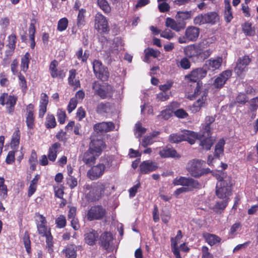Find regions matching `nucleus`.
<instances>
[{
  "instance_id": "nucleus-56",
  "label": "nucleus",
  "mask_w": 258,
  "mask_h": 258,
  "mask_svg": "<svg viewBox=\"0 0 258 258\" xmlns=\"http://www.w3.org/2000/svg\"><path fill=\"white\" fill-rule=\"evenodd\" d=\"M194 23L199 25L207 24L205 14L197 16L194 19Z\"/></svg>"
},
{
  "instance_id": "nucleus-35",
  "label": "nucleus",
  "mask_w": 258,
  "mask_h": 258,
  "mask_svg": "<svg viewBox=\"0 0 258 258\" xmlns=\"http://www.w3.org/2000/svg\"><path fill=\"white\" fill-rule=\"evenodd\" d=\"M225 142L223 139H220L215 146L214 156L219 157L223 155L224 146Z\"/></svg>"
},
{
  "instance_id": "nucleus-13",
  "label": "nucleus",
  "mask_w": 258,
  "mask_h": 258,
  "mask_svg": "<svg viewBox=\"0 0 258 258\" xmlns=\"http://www.w3.org/2000/svg\"><path fill=\"white\" fill-rule=\"evenodd\" d=\"M105 170V166L102 163H99L89 169L87 175L91 180H96L102 176Z\"/></svg>"
},
{
  "instance_id": "nucleus-1",
  "label": "nucleus",
  "mask_w": 258,
  "mask_h": 258,
  "mask_svg": "<svg viewBox=\"0 0 258 258\" xmlns=\"http://www.w3.org/2000/svg\"><path fill=\"white\" fill-rule=\"evenodd\" d=\"M206 70L203 68H198L192 71L190 74L185 77L188 82H193L194 87H196L194 93L187 94V98L190 100H193L199 95L200 96V97L194 103L191 108L192 112L199 111L205 103L207 91L206 90H201V86L198 81L206 77Z\"/></svg>"
},
{
  "instance_id": "nucleus-54",
  "label": "nucleus",
  "mask_w": 258,
  "mask_h": 258,
  "mask_svg": "<svg viewBox=\"0 0 258 258\" xmlns=\"http://www.w3.org/2000/svg\"><path fill=\"white\" fill-rule=\"evenodd\" d=\"M224 17L225 21L227 23L230 22L233 19V15L231 11V7L225 8L224 13Z\"/></svg>"
},
{
  "instance_id": "nucleus-60",
  "label": "nucleus",
  "mask_w": 258,
  "mask_h": 258,
  "mask_svg": "<svg viewBox=\"0 0 258 258\" xmlns=\"http://www.w3.org/2000/svg\"><path fill=\"white\" fill-rule=\"evenodd\" d=\"M168 107L169 108L162 111L159 115L164 119H168L171 116L172 112L171 111V105H170Z\"/></svg>"
},
{
  "instance_id": "nucleus-51",
  "label": "nucleus",
  "mask_w": 258,
  "mask_h": 258,
  "mask_svg": "<svg viewBox=\"0 0 258 258\" xmlns=\"http://www.w3.org/2000/svg\"><path fill=\"white\" fill-rule=\"evenodd\" d=\"M20 139V133L19 130H17L15 131L13 134L12 141L11 146L13 147H17L19 145Z\"/></svg>"
},
{
  "instance_id": "nucleus-42",
  "label": "nucleus",
  "mask_w": 258,
  "mask_h": 258,
  "mask_svg": "<svg viewBox=\"0 0 258 258\" xmlns=\"http://www.w3.org/2000/svg\"><path fill=\"white\" fill-rule=\"evenodd\" d=\"M7 192L8 189L5 184V179L3 177H0V197L1 199H5L7 198Z\"/></svg>"
},
{
  "instance_id": "nucleus-29",
  "label": "nucleus",
  "mask_w": 258,
  "mask_h": 258,
  "mask_svg": "<svg viewBox=\"0 0 258 258\" xmlns=\"http://www.w3.org/2000/svg\"><path fill=\"white\" fill-rule=\"evenodd\" d=\"M84 237L86 243L90 245H93L98 237V234L96 231L90 229L85 234Z\"/></svg>"
},
{
  "instance_id": "nucleus-6",
  "label": "nucleus",
  "mask_w": 258,
  "mask_h": 258,
  "mask_svg": "<svg viewBox=\"0 0 258 258\" xmlns=\"http://www.w3.org/2000/svg\"><path fill=\"white\" fill-rule=\"evenodd\" d=\"M17 99V97L14 95H9L8 93H3L0 97V104L3 106H5L8 114L12 115L15 110Z\"/></svg>"
},
{
  "instance_id": "nucleus-34",
  "label": "nucleus",
  "mask_w": 258,
  "mask_h": 258,
  "mask_svg": "<svg viewBox=\"0 0 258 258\" xmlns=\"http://www.w3.org/2000/svg\"><path fill=\"white\" fill-rule=\"evenodd\" d=\"M206 23L215 24L219 20L218 15L215 12H209L205 14Z\"/></svg>"
},
{
  "instance_id": "nucleus-23",
  "label": "nucleus",
  "mask_w": 258,
  "mask_h": 258,
  "mask_svg": "<svg viewBox=\"0 0 258 258\" xmlns=\"http://www.w3.org/2000/svg\"><path fill=\"white\" fill-rule=\"evenodd\" d=\"M165 25L168 27H170L172 30L178 32L184 29L185 24L184 22H180L179 21L177 22L172 18H167L166 20Z\"/></svg>"
},
{
  "instance_id": "nucleus-57",
  "label": "nucleus",
  "mask_w": 258,
  "mask_h": 258,
  "mask_svg": "<svg viewBox=\"0 0 258 258\" xmlns=\"http://www.w3.org/2000/svg\"><path fill=\"white\" fill-rule=\"evenodd\" d=\"M16 43V36L15 34H11L8 37V43L7 45L9 48L13 50L15 48V44Z\"/></svg>"
},
{
  "instance_id": "nucleus-7",
  "label": "nucleus",
  "mask_w": 258,
  "mask_h": 258,
  "mask_svg": "<svg viewBox=\"0 0 258 258\" xmlns=\"http://www.w3.org/2000/svg\"><path fill=\"white\" fill-rule=\"evenodd\" d=\"M203 161L194 159L189 161L186 165V169L190 175L195 177H199L203 175Z\"/></svg>"
},
{
  "instance_id": "nucleus-63",
  "label": "nucleus",
  "mask_w": 258,
  "mask_h": 258,
  "mask_svg": "<svg viewBox=\"0 0 258 258\" xmlns=\"http://www.w3.org/2000/svg\"><path fill=\"white\" fill-rule=\"evenodd\" d=\"M241 225L239 222H236L233 224L229 230V234L234 236L236 234V232L241 228Z\"/></svg>"
},
{
  "instance_id": "nucleus-45",
  "label": "nucleus",
  "mask_w": 258,
  "mask_h": 258,
  "mask_svg": "<svg viewBox=\"0 0 258 258\" xmlns=\"http://www.w3.org/2000/svg\"><path fill=\"white\" fill-rule=\"evenodd\" d=\"M171 241L172 250L176 258H181L178 248L177 247L178 240L175 239V238H172Z\"/></svg>"
},
{
  "instance_id": "nucleus-28",
  "label": "nucleus",
  "mask_w": 258,
  "mask_h": 258,
  "mask_svg": "<svg viewBox=\"0 0 258 258\" xmlns=\"http://www.w3.org/2000/svg\"><path fill=\"white\" fill-rule=\"evenodd\" d=\"M159 154L162 158H164L169 157L178 158L180 157V155L175 150L167 147L160 149Z\"/></svg>"
},
{
  "instance_id": "nucleus-52",
  "label": "nucleus",
  "mask_w": 258,
  "mask_h": 258,
  "mask_svg": "<svg viewBox=\"0 0 258 258\" xmlns=\"http://www.w3.org/2000/svg\"><path fill=\"white\" fill-rule=\"evenodd\" d=\"M243 31L247 35L252 36L255 33V30L251 27V24L246 22L243 26Z\"/></svg>"
},
{
  "instance_id": "nucleus-16",
  "label": "nucleus",
  "mask_w": 258,
  "mask_h": 258,
  "mask_svg": "<svg viewBox=\"0 0 258 258\" xmlns=\"http://www.w3.org/2000/svg\"><path fill=\"white\" fill-rule=\"evenodd\" d=\"M232 72L230 70L223 71L215 79L213 86L215 88H221L226 81L231 77Z\"/></svg>"
},
{
  "instance_id": "nucleus-10",
  "label": "nucleus",
  "mask_w": 258,
  "mask_h": 258,
  "mask_svg": "<svg viewBox=\"0 0 258 258\" xmlns=\"http://www.w3.org/2000/svg\"><path fill=\"white\" fill-rule=\"evenodd\" d=\"M107 185L106 183H99L92 187L87 194L88 199L91 201L98 200L104 193Z\"/></svg>"
},
{
  "instance_id": "nucleus-21",
  "label": "nucleus",
  "mask_w": 258,
  "mask_h": 258,
  "mask_svg": "<svg viewBox=\"0 0 258 258\" xmlns=\"http://www.w3.org/2000/svg\"><path fill=\"white\" fill-rule=\"evenodd\" d=\"M114 127L115 125L112 122H102L95 124L94 130L97 132L106 133L113 131Z\"/></svg>"
},
{
  "instance_id": "nucleus-49",
  "label": "nucleus",
  "mask_w": 258,
  "mask_h": 258,
  "mask_svg": "<svg viewBox=\"0 0 258 258\" xmlns=\"http://www.w3.org/2000/svg\"><path fill=\"white\" fill-rule=\"evenodd\" d=\"M23 242L26 251L28 253H30L31 252V241L28 232L27 231H26L24 233L23 237Z\"/></svg>"
},
{
  "instance_id": "nucleus-38",
  "label": "nucleus",
  "mask_w": 258,
  "mask_h": 258,
  "mask_svg": "<svg viewBox=\"0 0 258 258\" xmlns=\"http://www.w3.org/2000/svg\"><path fill=\"white\" fill-rule=\"evenodd\" d=\"M76 56L78 59L81 60L82 62H86L89 56V53L88 50H85L83 52V50L82 48L76 51Z\"/></svg>"
},
{
  "instance_id": "nucleus-31",
  "label": "nucleus",
  "mask_w": 258,
  "mask_h": 258,
  "mask_svg": "<svg viewBox=\"0 0 258 258\" xmlns=\"http://www.w3.org/2000/svg\"><path fill=\"white\" fill-rule=\"evenodd\" d=\"M60 145L58 143H55L49 148L48 154V158L50 161H54L57 157V153Z\"/></svg>"
},
{
  "instance_id": "nucleus-48",
  "label": "nucleus",
  "mask_w": 258,
  "mask_h": 258,
  "mask_svg": "<svg viewBox=\"0 0 258 258\" xmlns=\"http://www.w3.org/2000/svg\"><path fill=\"white\" fill-rule=\"evenodd\" d=\"M109 107V104L108 103L101 102L98 104L96 107V112L98 113H103L107 111Z\"/></svg>"
},
{
  "instance_id": "nucleus-24",
  "label": "nucleus",
  "mask_w": 258,
  "mask_h": 258,
  "mask_svg": "<svg viewBox=\"0 0 258 258\" xmlns=\"http://www.w3.org/2000/svg\"><path fill=\"white\" fill-rule=\"evenodd\" d=\"M96 153L95 151H91V149L89 148L84 154L83 158V162L89 166L94 164L96 158L99 156L96 155Z\"/></svg>"
},
{
  "instance_id": "nucleus-53",
  "label": "nucleus",
  "mask_w": 258,
  "mask_h": 258,
  "mask_svg": "<svg viewBox=\"0 0 258 258\" xmlns=\"http://www.w3.org/2000/svg\"><path fill=\"white\" fill-rule=\"evenodd\" d=\"M166 1V0H158V8L161 12H166L169 10L170 6Z\"/></svg>"
},
{
  "instance_id": "nucleus-19",
  "label": "nucleus",
  "mask_w": 258,
  "mask_h": 258,
  "mask_svg": "<svg viewBox=\"0 0 258 258\" xmlns=\"http://www.w3.org/2000/svg\"><path fill=\"white\" fill-rule=\"evenodd\" d=\"M222 61L223 58L222 57L219 56L216 58H211L206 61L205 65L209 71L214 72L220 68Z\"/></svg>"
},
{
  "instance_id": "nucleus-50",
  "label": "nucleus",
  "mask_w": 258,
  "mask_h": 258,
  "mask_svg": "<svg viewBox=\"0 0 258 258\" xmlns=\"http://www.w3.org/2000/svg\"><path fill=\"white\" fill-rule=\"evenodd\" d=\"M37 162V158L36 153L34 151L31 153V156L29 159V163L30 165V169L32 170H35L36 169V165Z\"/></svg>"
},
{
  "instance_id": "nucleus-15",
  "label": "nucleus",
  "mask_w": 258,
  "mask_h": 258,
  "mask_svg": "<svg viewBox=\"0 0 258 258\" xmlns=\"http://www.w3.org/2000/svg\"><path fill=\"white\" fill-rule=\"evenodd\" d=\"M172 184L174 185H182L192 188H197L199 185V183L197 181L191 178H186L182 176L176 177L174 179Z\"/></svg>"
},
{
  "instance_id": "nucleus-22",
  "label": "nucleus",
  "mask_w": 258,
  "mask_h": 258,
  "mask_svg": "<svg viewBox=\"0 0 258 258\" xmlns=\"http://www.w3.org/2000/svg\"><path fill=\"white\" fill-rule=\"evenodd\" d=\"M105 147V145L102 140L91 139L89 148L91 151L97 153L96 155H100Z\"/></svg>"
},
{
  "instance_id": "nucleus-64",
  "label": "nucleus",
  "mask_w": 258,
  "mask_h": 258,
  "mask_svg": "<svg viewBox=\"0 0 258 258\" xmlns=\"http://www.w3.org/2000/svg\"><path fill=\"white\" fill-rule=\"evenodd\" d=\"M174 33H173L170 30L166 29L164 31L161 32L160 36L161 37L170 40L174 37Z\"/></svg>"
},
{
  "instance_id": "nucleus-26",
  "label": "nucleus",
  "mask_w": 258,
  "mask_h": 258,
  "mask_svg": "<svg viewBox=\"0 0 258 258\" xmlns=\"http://www.w3.org/2000/svg\"><path fill=\"white\" fill-rule=\"evenodd\" d=\"M48 103V97L45 93L41 94L40 100L39 117L42 118L45 114L47 110V105Z\"/></svg>"
},
{
  "instance_id": "nucleus-36",
  "label": "nucleus",
  "mask_w": 258,
  "mask_h": 258,
  "mask_svg": "<svg viewBox=\"0 0 258 258\" xmlns=\"http://www.w3.org/2000/svg\"><path fill=\"white\" fill-rule=\"evenodd\" d=\"M76 71L75 70H71L69 71V77L68 81L70 85L76 88L80 87V83L78 80H75Z\"/></svg>"
},
{
  "instance_id": "nucleus-11",
  "label": "nucleus",
  "mask_w": 258,
  "mask_h": 258,
  "mask_svg": "<svg viewBox=\"0 0 258 258\" xmlns=\"http://www.w3.org/2000/svg\"><path fill=\"white\" fill-rule=\"evenodd\" d=\"M93 68L96 76L102 80H106L108 77V72L107 68L103 66L101 62L98 60H95L93 63Z\"/></svg>"
},
{
  "instance_id": "nucleus-12",
  "label": "nucleus",
  "mask_w": 258,
  "mask_h": 258,
  "mask_svg": "<svg viewBox=\"0 0 258 258\" xmlns=\"http://www.w3.org/2000/svg\"><path fill=\"white\" fill-rule=\"evenodd\" d=\"M95 28L99 33H105L109 30L106 18L100 13L95 16Z\"/></svg>"
},
{
  "instance_id": "nucleus-18",
  "label": "nucleus",
  "mask_w": 258,
  "mask_h": 258,
  "mask_svg": "<svg viewBox=\"0 0 258 258\" xmlns=\"http://www.w3.org/2000/svg\"><path fill=\"white\" fill-rule=\"evenodd\" d=\"M157 168V163L151 160L144 161L140 165V172L142 174H148Z\"/></svg>"
},
{
  "instance_id": "nucleus-8",
  "label": "nucleus",
  "mask_w": 258,
  "mask_h": 258,
  "mask_svg": "<svg viewBox=\"0 0 258 258\" xmlns=\"http://www.w3.org/2000/svg\"><path fill=\"white\" fill-rule=\"evenodd\" d=\"M251 62V59L247 55H244L239 57L236 62V66L234 68L235 73L240 76L245 73L247 70V66Z\"/></svg>"
},
{
  "instance_id": "nucleus-44",
  "label": "nucleus",
  "mask_w": 258,
  "mask_h": 258,
  "mask_svg": "<svg viewBox=\"0 0 258 258\" xmlns=\"http://www.w3.org/2000/svg\"><path fill=\"white\" fill-rule=\"evenodd\" d=\"M97 4L100 9L105 13L110 12L111 8L107 0H97Z\"/></svg>"
},
{
  "instance_id": "nucleus-61",
  "label": "nucleus",
  "mask_w": 258,
  "mask_h": 258,
  "mask_svg": "<svg viewBox=\"0 0 258 258\" xmlns=\"http://www.w3.org/2000/svg\"><path fill=\"white\" fill-rule=\"evenodd\" d=\"M170 93L161 92L157 95V99L160 101H165L169 98Z\"/></svg>"
},
{
  "instance_id": "nucleus-2",
  "label": "nucleus",
  "mask_w": 258,
  "mask_h": 258,
  "mask_svg": "<svg viewBox=\"0 0 258 258\" xmlns=\"http://www.w3.org/2000/svg\"><path fill=\"white\" fill-rule=\"evenodd\" d=\"M212 38H208L204 40L201 44L188 45L184 48V53L188 57L204 60L212 54L213 50L210 48L204 50L202 46L209 45L212 43Z\"/></svg>"
},
{
  "instance_id": "nucleus-5",
  "label": "nucleus",
  "mask_w": 258,
  "mask_h": 258,
  "mask_svg": "<svg viewBox=\"0 0 258 258\" xmlns=\"http://www.w3.org/2000/svg\"><path fill=\"white\" fill-rule=\"evenodd\" d=\"M92 88L94 94L98 95L102 99L110 98L112 95V86L106 83L100 84L98 82H95L93 84Z\"/></svg>"
},
{
  "instance_id": "nucleus-30",
  "label": "nucleus",
  "mask_w": 258,
  "mask_h": 258,
  "mask_svg": "<svg viewBox=\"0 0 258 258\" xmlns=\"http://www.w3.org/2000/svg\"><path fill=\"white\" fill-rule=\"evenodd\" d=\"M77 247L75 245H68L62 250L66 258H76Z\"/></svg>"
},
{
  "instance_id": "nucleus-3",
  "label": "nucleus",
  "mask_w": 258,
  "mask_h": 258,
  "mask_svg": "<svg viewBox=\"0 0 258 258\" xmlns=\"http://www.w3.org/2000/svg\"><path fill=\"white\" fill-rule=\"evenodd\" d=\"M216 187V195L220 199L229 200V196L231 194L232 182L229 176H224V173L221 172Z\"/></svg>"
},
{
  "instance_id": "nucleus-17",
  "label": "nucleus",
  "mask_w": 258,
  "mask_h": 258,
  "mask_svg": "<svg viewBox=\"0 0 258 258\" xmlns=\"http://www.w3.org/2000/svg\"><path fill=\"white\" fill-rule=\"evenodd\" d=\"M58 64V62L56 60H53L49 65V71L52 78L59 77L62 79L66 76L65 72L63 70L57 68Z\"/></svg>"
},
{
  "instance_id": "nucleus-47",
  "label": "nucleus",
  "mask_w": 258,
  "mask_h": 258,
  "mask_svg": "<svg viewBox=\"0 0 258 258\" xmlns=\"http://www.w3.org/2000/svg\"><path fill=\"white\" fill-rule=\"evenodd\" d=\"M68 26V20L66 18L60 19L57 23V29L58 31L62 32L66 30Z\"/></svg>"
},
{
  "instance_id": "nucleus-32",
  "label": "nucleus",
  "mask_w": 258,
  "mask_h": 258,
  "mask_svg": "<svg viewBox=\"0 0 258 258\" xmlns=\"http://www.w3.org/2000/svg\"><path fill=\"white\" fill-rule=\"evenodd\" d=\"M204 237L207 242L211 246L219 243L221 240L220 237L213 234L207 233L204 235Z\"/></svg>"
},
{
  "instance_id": "nucleus-43",
  "label": "nucleus",
  "mask_w": 258,
  "mask_h": 258,
  "mask_svg": "<svg viewBox=\"0 0 258 258\" xmlns=\"http://www.w3.org/2000/svg\"><path fill=\"white\" fill-rule=\"evenodd\" d=\"M34 120L35 117L33 113L30 112L27 113L26 123L28 128L32 129L34 128L35 126Z\"/></svg>"
},
{
  "instance_id": "nucleus-25",
  "label": "nucleus",
  "mask_w": 258,
  "mask_h": 258,
  "mask_svg": "<svg viewBox=\"0 0 258 258\" xmlns=\"http://www.w3.org/2000/svg\"><path fill=\"white\" fill-rule=\"evenodd\" d=\"M200 135V138L197 139L201 140L200 146L202 147V148L207 150H210L211 147L213 144V141L212 138L210 136V135L208 136L207 134H204L203 135L199 134Z\"/></svg>"
},
{
  "instance_id": "nucleus-9",
  "label": "nucleus",
  "mask_w": 258,
  "mask_h": 258,
  "mask_svg": "<svg viewBox=\"0 0 258 258\" xmlns=\"http://www.w3.org/2000/svg\"><path fill=\"white\" fill-rule=\"evenodd\" d=\"M106 210L101 206L92 207L88 211L87 219L90 221L100 220L104 217Z\"/></svg>"
},
{
  "instance_id": "nucleus-59",
  "label": "nucleus",
  "mask_w": 258,
  "mask_h": 258,
  "mask_svg": "<svg viewBox=\"0 0 258 258\" xmlns=\"http://www.w3.org/2000/svg\"><path fill=\"white\" fill-rule=\"evenodd\" d=\"M77 104L78 101L76 98H72L71 99L67 107L69 113H71L76 108Z\"/></svg>"
},
{
  "instance_id": "nucleus-39",
  "label": "nucleus",
  "mask_w": 258,
  "mask_h": 258,
  "mask_svg": "<svg viewBox=\"0 0 258 258\" xmlns=\"http://www.w3.org/2000/svg\"><path fill=\"white\" fill-rule=\"evenodd\" d=\"M30 57L29 53L26 52L21 58V70L24 72L28 69Z\"/></svg>"
},
{
  "instance_id": "nucleus-58",
  "label": "nucleus",
  "mask_w": 258,
  "mask_h": 258,
  "mask_svg": "<svg viewBox=\"0 0 258 258\" xmlns=\"http://www.w3.org/2000/svg\"><path fill=\"white\" fill-rule=\"evenodd\" d=\"M46 237V248L48 252L49 253H51L53 252V242H52V236L51 234L45 236Z\"/></svg>"
},
{
  "instance_id": "nucleus-4",
  "label": "nucleus",
  "mask_w": 258,
  "mask_h": 258,
  "mask_svg": "<svg viewBox=\"0 0 258 258\" xmlns=\"http://www.w3.org/2000/svg\"><path fill=\"white\" fill-rule=\"evenodd\" d=\"M200 138V135L194 132L185 130L181 134H172L169 136L170 142L177 143L182 141H187L191 145L195 144L196 139Z\"/></svg>"
},
{
  "instance_id": "nucleus-40",
  "label": "nucleus",
  "mask_w": 258,
  "mask_h": 258,
  "mask_svg": "<svg viewBox=\"0 0 258 258\" xmlns=\"http://www.w3.org/2000/svg\"><path fill=\"white\" fill-rule=\"evenodd\" d=\"M56 123L55 118L53 115L48 114L46 117L45 125L47 128H54L56 126Z\"/></svg>"
},
{
  "instance_id": "nucleus-62",
  "label": "nucleus",
  "mask_w": 258,
  "mask_h": 258,
  "mask_svg": "<svg viewBox=\"0 0 258 258\" xmlns=\"http://www.w3.org/2000/svg\"><path fill=\"white\" fill-rule=\"evenodd\" d=\"M55 223L59 228H63L66 225V218L63 215L59 216L55 220Z\"/></svg>"
},
{
  "instance_id": "nucleus-27",
  "label": "nucleus",
  "mask_w": 258,
  "mask_h": 258,
  "mask_svg": "<svg viewBox=\"0 0 258 258\" xmlns=\"http://www.w3.org/2000/svg\"><path fill=\"white\" fill-rule=\"evenodd\" d=\"M185 33L186 38H187L190 41H195L199 37L200 29L194 26L188 27L186 29Z\"/></svg>"
},
{
  "instance_id": "nucleus-41",
  "label": "nucleus",
  "mask_w": 258,
  "mask_h": 258,
  "mask_svg": "<svg viewBox=\"0 0 258 258\" xmlns=\"http://www.w3.org/2000/svg\"><path fill=\"white\" fill-rule=\"evenodd\" d=\"M215 118L213 116H207L205 118V125L204 128V134H207L208 136L210 135V125L214 121Z\"/></svg>"
},
{
  "instance_id": "nucleus-37",
  "label": "nucleus",
  "mask_w": 258,
  "mask_h": 258,
  "mask_svg": "<svg viewBox=\"0 0 258 258\" xmlns=\"http://www.w3.org/2000/svg\"><path fill=\"white\" fill-rule=\"evenodd\" d=\"M86 10L84 9L79 10L77 16V26L78 27L82 28L85 24V15Z\"/></svg>"
},
{
  "instance_id": "nucleus-33",
  "label": "nucleus",
  "mask_w": 258,
  "mask_h": 258,
  "mask_svg": "<svg viewBox=\"0 0 258 258\" xmlns=\"http://www.w3.org/2000/svg\"><path fill=\"white\" fill-rule=\"evenodd\" d=\"M192 15L193 13L191 11L185 12L179 11L177 13L175 18L179 22H183V21L189 19Z\"/></svg>"
},
{
  "instance_id": "nucleus-46",
  "label": "nucleus",
  "mask_w": 258,
  "mask_h": 258,
  "mask_svg": "<svg viewBox=\"0 0 258 258\" xmlns=\"http://www.w3.org/2000/svg\"><path fill=\"white\" fill-rule=\"evenodd\" d=\"M221 201L217 202L214 207V210L218 212L219 210H223L227 206L229 200L221 199Z\"/></svg>"
},
{
  "instance_id": "nucleus-55",
  "label": "nucleus",
  "mask_w": 258,
  "mask_h": 258,
  "mask_svg": "<svg viewBox=\"0 0 258 258\" xmlns=\"http://www.w3.org/2000/svg\"><path fill=\"white\" fill-rule=\"evenodd\" d=\"M35 32V26L34 24H31L29 29V37L31 41V48H34L35 46V36L34 34Z\"/></svg>"
},
{
  "instance_id": "nucleus-14",
  "label": "nucleus",
  "mask_w": 258,
  "mask_h": 258,
  "mask_svg": "<svg viewBox=\"0 0 258 258\" xmlns=\"http://www.w3.org/2000/svg\"><path fill=\"white\" fill-rule=\"evenodd\" d=\"M46 224L45 218L42 215H39L37 222V228L38 233L41 236L45 237L51 234L50 229L46 226Z\"/></svg>"
},
{
  "instance_id": "nucleus-20",
  "label": "nucleus",
  "mask_w": 258,
  "mask_h": 258,
  "mask_svg": "<svg viewBox=\"0 0 258 258\" xmlns=\"http://www.w3.org/2000/svg\"><path fill=\"white\" fill-rule=\"evenodd\" d=\"M101 246L107 250H110L113 245L112 235L109 232H104L100 238Z\"/></svg>"
}]
</instances>
